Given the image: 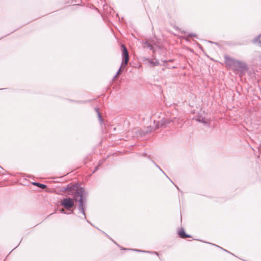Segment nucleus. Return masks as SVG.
I'll return each instance as SVG.
<instances>
[{
	"instance_id": "nucleus-16",
	"label": "nucleus",
	"mask_w": 261,
	"mask_h": 261,
	"mask_svg": "<svg viewBox=\"0 0 261 261\" xmlns=\"http://www.w3.org/2000/svg\"><path fill=\"white\" fill-rule=\"evenodd\" d=\"M213 245H214V246H216V247H218V248H220L221 249L223 250L224 251H226V252H228L227 250H225V249H223V248H221V247H220V246H218V245H216V244H213Z\"/></svg>"
},
{
	"instance_id": "nucleus-1",
	"label": "nucleus",
	"mask_w": 261,
	"mask_h": 261,
	"mask_svg": "<svg viewBox=\"0 0 261 261\" xmlns=\"http://www.w3.org/2000/svg\"><path fill=\"white\" fill-rule=\"evenodd\" d=\"M225 63L227 67L234 71L244 72L247 69V64L229 57H225Z\"/></svg>"
},
{
	"instance_id": "nucleus-2",
	"label": "nucleus",
	"mask_w": 261,
	"mask_h": 261,
	"mask_svg": "<svg viewBox=\"0 0 261 261\" xmlns=\"http://www.w3.org/2000/svg\"><path fill=\"white\" fill-rule=\"evenodd\" d=\"M87 194L85 193L84 189H81L74 195V201L79 202V210L84 215V218L86 219L84 206L86 202V197Z\"/></svg>"
},
{
	"instance_id": "nucleus-23",
	"label": "nucleus",
	"mask_w": 261,
	"mask_h": 261,
	"mask_svg": "<svg viewBox=\"0 0 261 261\" xmlns=\"http://www.w3.org/2000/svg\"><path fill=\"white\" fill-rule=\"evenodd\" d=\"M137 132H138L139 133V134H140V135H142V134L140 132V130H138Z\"/></svg>"
},
{
	"instance_id": "nucleus-14",
	"label": "nucleus",
	"mask_w": 261,
	"mask_h": 261,
	"mask_svg": "<svg viewBox=\"0 0 261 261\" xmlns=\"http://www.w3.org/2000/svg\"><path fill=\"white\" fill-rule=\"evenodd\" d=\"M188 37H195L196 38L197 37V35L196 34H194V33H189L188 35Z\"/></svg>"
},
{
	"instance_id": "nucleus-21",
	"label": "nucleus",
	"mask_w": 261,
	"mask_h": 261,
	"mask_svg": "<svg viewBox=\"0 0 261 261\" xmlns=\"http://www.w3.org/2000/svg\"><path fill=\"white\" fill-rule=\"evenodd\" d=\"M102 163V161H99V163H98V165L97 166H100Z\"/></svg>"
},
{
	"instance_id": "nucleus-12",
	"label": "nucleus",
	"mask_w": 261,
	"mask_h": 261,
	"mask_svg": "<svg viewBox=\"0 0 261 261\" xmlns=\"http://www.w3.org/2000/svg\"><path fill=\"white\" fill-rule=\"evenodd\" d=\"M144 47H147L151 50L153 49L152 46L148 41H145L144 43Z\"/></svg>"
},
{
	"instance_id": "nucleus-5",
	"label": "nucleus",
	"mask_w": 261,
	"mask_h": 261,
	"mask_svg": "<svg viewBox=\"0 0 261 261\" xmlns=\"http://www.w3.org/2000/svg\"><path fill=\"white\" fill-rule=\"evenodd\" d=\"M81 189H84L82 187L78 188L76 185H68L66 187L64 188L63 191L67 192L68 194L73 196L74 199V195L76 194V192H79Z\"/></svg>"
},
{
	"instance_id": "nucleus-9",
	"label": "nucleus",
	"mask_w": 261,
	"mask_h": 261,
	"mask_svg": "<svg viewBox=\"0 0 261 261\" xmlns=\"http://www.w3.org/2000/svg\"><path fill=\"white\" fill-rule=\"evenodd\" d=\"M33 184L34 185H35L41 189H44L46 187V186L45 185H44V184H40V183H39V182H33Z\"/></svg>"
},
{
	"instance_id": "nucleus-18",
	"label": "nucleus",
	"mask_w": 261,
	"mask_h": 261,
	"mask_svg": "<svg viewBox=\"0 0 261 261\" xmlns=\"http://www.w3.org/2000/svg\"><path fill=\"white\" fill-rule=\"evenodd\" d=\"M98 167H99L98 166H97L96 167H95V169H94L93 173H94L95 172H96L98 170Z\"/></svg>"
},
{
	"instance_id": "nucleus-15",
	"label": "nucleus",
	"mask_w": 261,
	"mask_h": 261,
	"mask_svg": "<svg viewBox=\"0 0 261 261\" xmlns=\"http://www.w3.org/2000/svg\"><path fill=\"white\" fill-rule=\"evenodd\" d=\"M98 117H99V120L100 121H102V117L100 114V113L99 112H98Z\"/></svg>"
},
{
	"instance_id": "nucleus-20",
	"label": "nucleus",
	"mask_w": 261,
	"mask_h": 261,
	"mask_svg": "<svg viewBox=\"0 0 261 261\" xmlns=\"http://www.w3.org/2000/svg\"><path fill=\"white\" fill-rule=\"evenodd\" d=\"M151 63H153L154 64V65H157L158 64V62H155L154 63H153V62H151Z\"/></svg>"
},
{
	"instance_id": "nucleus-6",
	"label": "nucleus",
	"mask_w": 261,
	"mask_h": 261,
	"mask_svg": "<svg viewBox=\"0 0 261 261\" xmlns=\"http://www.w3.org/2000/svg\"><path fill=\"white\" fill-rule=\"evenodd\" d=\"M74 200L69 197L64 198L61 201V204L66 209H69L74 205Z\"/></svg>"
},
{
	"instance_id": "nucleus-7",
	"label": "nucleus",
	"mask_w": 261,
	"mask_h": 261,
	"mask_svg": "<svg viewBox=\"0 0 261 261\" xmlns=\"http://www.w3.org/2000/svg\"><path fill=\"white\" fill-rule=\"evenodd\" d=\"M178 234L181 238L185 239L186 238H190L191 236L187 234L183 228H181L178 231Z\"/></svg>"
},
{
	"instance_id": "nucleus-8",
	"label": "nucleus",
	"mask_w": 261,
	"mask_h": 261,
	"mask_svg": "<svg viewBox=\"0 0 261 261\" xmlns=\"http://www.w3.org/2000/svg\"><path fill=\"white\" fill-rule=\"evenodd\" d=\"M253 42L258 43V45L261 47V34L253 39Z\"/></svg>"
},
{
	"instance_id": "nucleus-25",
	"label": "nucleus",
	"mask_w": 261,
	"mask_h": 261,
	"mask_svg": "<svg viewBox=\"0 0 261 261\" xmlns=\"http://www.w3.org/2000/svg\"><path fill=\"white\" fill-rule=\"evenodd\" d=\"M175 186L177 188V189L178 190H179V188H178V187L177 186L175 185Z\"/></svg>"
},
{
	"instance_id": "nucleus-10",
	"label": "nucleus",
	"mask_w": 261,
	"mask_h": 261,
	"mask_svg": "<svg viewBox=\"0 0 261 261\" xmlns=\"http://www.w3.org/2000/svg\"><path fill=\"white\" fill-rule=\"evenodd\" d=\"M133 250L137 252H146L149 253H152V254H155L156 255H159V253L157 252H151L149 251H143L139 249H133Z\"/></svg>"
},
{
	"instance_id": "nucleus-4",
	"label": "nucleus",
	"mask_w": 261,
	"mask_h": 261,
	"mask_svg": "<svg viewBox=\"0 0 261 261\" xmlns=\"http://www.w3.org/2000/svg\"><path fill=\"white\" fill-rule=\"evenodd\" d=\"M175 118L171 119H165L163 118L161 119L160 121H154V124H155V127L154 126H150L147 127V130L145 132L146 133H150L153 130H154L156 129L160 128L161 126L166 127L171 122H174V120Z\"/></svg>"
},
{
	"instance_id": "nucleus-11",
	"label": "nucleus",
	"mask_w": 261,
	"mask_h": 261,
	"mask_svg": "<svg viewBox=\"0 0 261 261\" xmlns=\"http://www.w3.org/2000/svg\"><path fill=\"white\" fill-rule=\"evenodd\" d=\"M152 162L153 163V164L155 165V166L156 167H158L160 170V171L164 173V174H165V175L169 179V180L171 181V182L174 185V182L169 178V177L166 175V174L162 170V169L153 161H152Z\"/></svg>"
},
{
	"instance_id": "nucleus-22",
	"label": "nucleus",
	"mask_w": 261,
	"mask_h": 261,
	"mask_svg": "<svg viewBox=\"0 0 261 261\" xmlns=\"http://www.w3.org/2000/svg\"><path fill=\"white\" fill-rule=\"evenodd\" d=\"M210 43L217 44V43L213 42L212 41H209Z\"/></svg>"
},
{
	"instance_id": "nucleus-17",
	"label": "nucleus",
	"mask_w": 261,
	"mask_h": 261,
	"mask_svg": "<svg viewBox=\"0 0 261 261\" xmlns=\"http://www.w3.org/2000/svg\"><path fill=\"white\" fill-rule=\"evenodd\" d=\"M199 121L203 123L206 124V121L203 118H202L201 120H199Z\"/></svg>"
},
{
	"instance_id": "nucleus-13",
	"label": "nucleus",
	"mask_w": 261,
	"mask_h": 261,
	"mask_svg": "<svg viewBox=\"0 0 261 261\" xmlns=\"http://www.w3.org/2000/svg\"><path fill=\"white\" fill-rule=\"evenodd\" d=\"M255 59L256 61H258L259 62H261V52L256 53Z\"/></svg>"
},
{
	"instance_id": "nucleus-19",
	"label": "nucleus",
	"mask_w": 261,
	"mask_h": 261,
	"mask_svg": "<svg viewBox=\"0 0 261 261\" xmlns=\"http://www.w3.org/2000/svg\"><path fill=\"white\" fill-rule=\"evenodd\" d=\"M60 212L62 213H64V214H66L65 212V210L63 209V208H62L61 210H60Z\"/></svg>"
},
{
	"instance_id": "nucleus-3",
	"label": "nucleus",
	"mask_w": 261,
	"mask_h": 261,
	"mask_svg": "<svg viewBox=\"0 0 261 261\" xmlns=\"http://www.w3.org/2000/svg\"><path fill=\"white\" fill-rule=\"evenodd\" d=\"M121 50L122 61L121 63V66L120 67L118 71H117L116 75L114 77V79L116 78L120 74L121 72L125 69L129 60V55L126 46L123 44L121 45Z\"/></svg>"
},
{
	"instance_id": "nucleus-24",
	"label": "nucleus",
	"mask_w": 261,
	"mask_h": 261,
	"mask_svg": "<svg viewBox=\"0 0 261 261\" xmlns=\"http://www.w3.org/2000/svg\"><path fill=\"white\" fill-rule=\"evenodd\" d=\"M206 243H208V244H212V245H213L214 244L210 243H207V242H206Z\"/></svg>"
}]
</instances>
